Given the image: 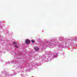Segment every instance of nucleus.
<instances>
[{
    "label": "nucleus",
    "instance_id": "0eeeda50",
    "mask_svg": "<svg viewBox=\"0 0 77 77\" xmlns=\"http://www.w3.org/2000/svg\"><path fill=\"white\" fill-rule=\"evenodd\" d=\"M16 47H17V48H18V47L17 46H16Z\"/></svg>",
    "mask_w": 77,
    "mask_h": 77
},
{
    "label": "nucleus",
    "instance_id": "20e7f679",
    "mask_svg": "<svg viewBox=\"0 0 77 77\" xmlns=\"http://www.w3.org/2000/svg\"><path fill=\"white\" fill-rule=\"evenodd\" d=\"M74 39L75 40H76H76H77V37L75 38Z\"/></svg>",
    "mask_w": 77,
    "mask_h": 77
},
{
    "label": "nucleus",
    "instance_id": "39448f33",
    "mask_svg": "<svg viewBox=\"0 0 77 77\" xmlns=\"http://www.w3.org/2000/svg\"><path fill=\"white\" fill-rule=\"evenodd\" d=\"M13 44H16V43H15V42H13Z\"/></svg>",
    "mask_w": 77,
    "mask_h": 77
},
{
    "label": "nucleus",
    "instance_id": "f03ea898",
    "mask_svg": "<svg viewBox=\"0 0 77 77\" xmlns=\"http://www.w3.org/2000/svg\"><path fill=\"white\" fill-rule=\"evenodd\" d=\"M34 50L35 51H38V50H39V48H38V47H34Z\"/></svg>",
    "mask_w": 77,
    "mask_h": 77
},
{
    "label": "nucleus",
    "instance_id": "f257e3e1",
    "mask_svg": "<svg viewBox=\"0 0 77 77\" xmlns=\"http://www.w3.org/2000/svg\"><path fill=\"white\" fill-rule=\"evenodd\" d=\"M30 41L28 39H26L25 41V42L26 44H29L30 43Z\"/></svg>",
    "mask_w": 77,
    "mask_h": 77
},
{
    "label": "nucleus",
    "instance_id": "7ed1b4c3",
    "mask_svg": "<svg viewBox=\"0 0 77 77\" xmlns=\"http://www.w3.org/2000/svg\"><path fill=\"white\" fill-rule=\"evenodd\" d=\"M31 41L32 42V43H33L34 42H35V41L33 40H31Z\"/></svg>",
    "mask_w": 77,
    "mask_h": 77
},
{
    "label": "nucleus",
    "instance_id": "423d86ee",
    "mask_svg": "<svg viewBox=\"0 0 77 77\" xmlns=\"http://www.w3.org/2000/svg\"><path fill=\"white\" fill-rule=\"evenodd\" d=\"M15 47H17V45H15Z\"/></svg>",
    "mask_w": 77,
    "mask_h": 77
}]
</instances>
